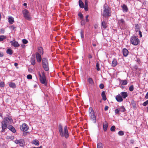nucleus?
Listing matches in <instances>:
<instances>
[{"label": "nucleus", "instance_id": "obj_5", "mask_svg": "<svg viewBox=\"0 0 148 148\" xmlns=\"http://www.w3.org/2000/svg\"><path fill=\"white\" fill-rule=\"evenodd\" d=\"M39 75L40 76V80L41 83L46 85H47V82L45 75L43 73L42 75H41L40 73H39Z\"/></svg>", "mask_w": 148, "mask_h": 148}, {"label": "nucleus", "instance_id": "obj_9", "mask_svg": "<svg viewBox=\"0 0 148 148\" xmlns=\"http://www.w3.org/2000/svg\"><path fill=\"white\" fill-rule=\"evenodd\" d=\"M89 115L90 116V120L93 123H95L96 122V119L95 113L93 114H90Z\"/></svg>", "mask_w": 148, "mask_h": 148}, {"label": "nucleus", "instance_id": "obj_57", "mask_svg": "<svg viewBox=\"0 0 148 148\" xmlns=\"http://www.w3.org/2000/svg\"><path fill=\"white\" fill-rule=\"evenodd\" d=\"M11 27L12 29H13L14 30H15L16 27L14 26L13 25Z\"/></svg>", "mask_w": 148, "mask_h": 148}, {"label": "nucleus", "instance_id": "obj_35", "mask_svg": "<svg viewBox=\"0 0 148 148\" xmlns=\"http://www.w3.org/2000/svg\"><path fill=\"white\" fill-rule=\"evenodd\" d=\"M131 104L134 108H135L136 107V103L135 101L132 100L131 101Z\"/></svg>", "mask_w": 148, "mask_h": 148}, {"label": "nucleus", "instance_id": "obj_50", "mask_svg": "<svg viewBox=\"0 0 148 148\" xmlns=\"http://www.w3.org/2000/svg\"><path fill=\"white\" fill-rule=\"evenodd\" d=\"M27 77L28 79H32V75L30 74L27 75Z\"/></svg>", "mask_w": 148, "mask_h": 148}, {"label": "nucleus", "instance_id": "obj_14", "mask_svg": "<svg viewBox=\"0 0 148 148\" xmlns=\"http://www.w3.org/2000/svg\"><path fill=\"white\" fill-rule=\"evenodd\" d=\"M122 10L124 12H126L128 10V8L127 6L125 4H123L121 6Z\"/></svg>", "mask_w": 148, "mask_h": 148}, {"label": "nucleus", "instance_id": "obj_19", "mask_svg": "<svg viewBox=\"0 0 148 148\" xmlns=\"http://www.w3.org/2000/svg\"><path fill=\"white\" fill-rule=\"evenodd\" d=\"M31 62L32 65H34L35 64V56L32 55L31 58Z\"/></svg>", "mask_w": 148, "mask_h": 148}, {"label": "nucleus", "instance_id": "obj_18", "mask_svg": "<svg viewBox=\"0 0 148 148\" xmlns=\"http://www.w3.org/2000/svg\"><path fill=\"white\" fill-rule=\"evenodd\" d=\"M123 53L124 56L126 57L127 56L128 54V51L126 49L124 48L123 49Z\"/></svg>", "mask_w": 148, "mask_h": 148}, {"label": "nucleus", "instance_id": "obj_12", "mask_svg": "<svg viewBox=\"0 0 148 148\" xmlns=\"http://www.w3.org/2000/svg\"><path fill=\"white\" fill-rule=\"evenodd\" d=\"M127 26L124 20L123 19H121V29H126Z\"/></svg>", "mask_w": 148, "mask_h": 148}, {"label": "nucleus", "instance_id": "obj_30", "mask_svg": "<svg viewBox=\"0 0 148 148\" xmlns=\"http://www.w3.org/2000/svg\"><path fill=\"white\" fill-rule=\"evenodd\" d=\"M89 114H95L93 109L92 108H90L89 110Z\"/></svg>", "mask_w": 148, "mask_h": 148}, {"label": "nucleus", "instance_id": "obj_61", "mask_svg": "<svg viewBox=\"0 0 148 148\" xmlns=\"http://www.w3.org/2000/svg\"><path fill=\"white\" fill-rule=\"evenodd\" d=\"M10 139L13 140L14 139V137L13 136H11L10 138Z\"/></svg>", "mask_w": 148, "mask_h": 148}, {"label": "nucleus", "instance_id": "obj_15", "mask_svg": "<svg viewBox=\"0 0 148 148\" xmlns=\"http://www.w3.org/2000/svg\"><path fill=\"white\" fill-rule=\"evenodd\" d=\"M121 97L125 99L128 96V93L126 92H121Z\"/></svg>", "mask_w": 148, "mask_h": 148}, {"label": "nucleus", "instance_id": "obj_47", "mask_svg": "<svg viewBox=\"0 0 148 148\" xmlns=\"http://www.w3.org/2000/svg\"><path fill=\"white\" fill-rule=\"evenodd\" d=\"M125 111V109L124 107L121 106V112H124Z\"/></svg>", "mask_w": 148, "mask_h": 148}, {"label": "nucleus", "instance_id": "obj_36", "mask_svg": "<svg viewBox=\"0 0 148 148\" xmlns=\"http://www.w3.org/2000/svg\"><path fill=\"white\" fill-rule=\"evenodd\" d=\"M97 148H103L102 144L101 143H100L97 144Z\"/></svg>", "mask_w": 148, "mask_h": 148}, {"label": "nucleus", "instance_id": "obj_54", "mask_svg": "<svg viewBox=\"0 0 148 148\" xmlns=\"http://www.w3.org/2000/svg\"><path fill=\"white\" fill-rule=\"evenodd\" d=\"M3 56V54L2 52H0V57H2Z\"/></svg>", "mask_w": 148, "mask_h": 148}, {"label": "nucleus", "instance_id": "obj_59", "mask_svg": "<svg viewBox=\"0 0 148 148\" xmlns=\"http://www.w3.org/2000/svg\"><path fill=\"white\" fill-rule=\"evenodd\" d=\"M134 142V140H130V142L131 143V144L133 143Z\"/></svg>", "mask_w": 148, "mask_h": 148}, {"label": "nucleus", "instance_id": "obj_60", "mask_svg": "<svg viewBox=\"0 0 148 148\" xmlns=\"http://www.w3.org/2000/svg\"><path fill=\"white\" fill-rule=\"evenodd\" d=\"M92 58V57L91 55V54H89L88 55V58Z\"/></svg>", "mask_w": 148, "mask_h": 148}, {"label": "nucleus", "instance_id": "obj_33", "mask_svg": "<svg viewBox=\"0 0 148 148\" xmlns=\"http://www.w3.org/2000/svg\"><path fill=\"white\" fill-rule=\"evenodd\" d=\"M6 38V37L5 36H0V41H3L4 39H5Z\"/></svg>", "mask_w": 148, "mask_h": 148}, {"label": "nucleus", "instance_id": "obj_22", "mask_svg": "<svg viewBox=\"0 0 148 148\" xmlns=\"http://www.w3.org/2000/svg\"><path fill=\"white\" fill-rule=\"evenodd\" d=\"M108 123L105 121L103 124V129L104 131H106L107 130Z\"/></svg>", "mask_w": 148, "mask_h": 148}, {"label": "nucleus", "instance_id": "obj_42", "mask_svg": "<svg viewBox=\"0 0 148 148\" xmlns=\"http://www.w3.org/2000/svg\"><path fill=\"white\" fill-rule=\"evenodd\" d=\"M78 16L80 17V18L81 19L83 18V14L81 12L79 13L78 14Z\"/></svg>", "mask_w": 148, "mask_h": 148}, {"label": "nucleus", "instance_id": "obj_63", "mask_svg": "<svg viewBox=\"0 0 148 148\" xmlns=\"http://www.w3.org/2000/svg\"><path fill=\"white\" fill-rule=\"evenodd\" d=\"M18 64L17 63H15L14 64V65L15 66H18Z\"/></svg>", "mask_w": 148, "mask_h": 148}, {"label": "nucleus", "instance_id": "obj_62", "mask_svg": "<svg viewBox=\"0 0 148 148\" xmlns=\"http://www.w3.org/2000/svg\"><path fill=\"white\" fill-rule=\"evenodd\" d=\"M124 135V132L123 131H121V136Z\"/></svg>", "mask_w": 148, "mask_h": 148}, {"label": "nucleus", "instance_id": "obj_16", "mask_svg": "<svg viewBox=\"0 0 148 148\" xmlns=\"http://www.w3.org/2000/svg\"><path fill=\"white\" fill-rule=\"evenodd\" d=\"M1 124H2V132H4L5 131V130L7 127V125L4 122H3L2 121L1 122Z\"/></svg>", "mask_w": 148, "mask_h": 148}, {"label": "nucleus", "instance_id": "obj_1", "mask_svg": "<svg viewBox=\"0 0 148 148\" xmlns=\"http://www.w3.org/2000/svg\"><path fill=\"white\" fill-rule=\"evenodd\" d=\"M58 129L59 132L60 134L61 137H64L66 138H69V135L68 132L66 125H65L64 126V130H63L62 125L60 124Z\"/></svg>", "mask_w": 148, "mask_h": 148}, {"label": "nucleus", "instance_id": "obj_58", "mask_svg": "<svg viewBox=\"0 0 148 148\" xmlns=\"http://www.w3.org/2000/svg\"><path fill=\"white\" fill-rule=\"evenodd\" d=\"M139 34L140 36V37H142V32H141L140 31H139Z\"/></svg>", "mask_w": 148, "mask_h": 148}, {"label": "nucleus", "instance_id": "obj_39", "mask_svg": "<svg viewBox=\"0 0 148 148\" xmlns=\"http://www.w3.org/2000/svg\"><path fill=\"white\" fill-rule=\"evenodd\" d=\"M84 9L86 11H87L88 10V5L87 3H85L84 6Z\"/></svg>", "mask_w": 148, "mask_h": 148}, {"label": "nucleus", "instance_id": "obj_52", "mask_svg": "<svg viewBox=\"0 0 148 148\" xmlns=\"http://www.w3.org/2000/svg\"><path fill=\"white\" fill-rule=\"evenodd\" d=\"M88 15H87L86 16V22H88L89 21V20L88 19Z\"/></svg>", "mask_w": 148, "mask_h": 148}, {"label": "nucleus", "instance_id": "obj_25", "mask_svg": "<svg viewBox=\"0 0 148 148\" xmlns=\"http://www.w3.org/2000/svg\"><path fill=\"white\" fill-rule=\"evenodd\" d=\"M79 6L81 8H84V4L82 0H79Z\"/></svg>", "mask_w": 148, "mask_h": 148}, {"label": "nucleus", "instance_id": "obj_21", "mask_svg": "<svg viewBox=\"0 0 148 148\" xmlns=\"http://www.w3.org/2000/svg\"><path fill=\"white\" fill-rule=\"evenodd\" d=\"M8 128L11 130L12 132L15 133L16 131L14 127L11 125H9L8 127Z\"/></svg>", "mask_w": 148, "mask_h": 148}, {"label": "nucleus", "instance_id": "obj_26", "mask_svg": "<svg viewBox=\"0 0 148 148\" xmlns=\"http://www.w3.org/2000/svg\"><path fill=\"white\" fill-rule=\"evenodd\" d=\"M9 86H10V87L13 88H15L16 87L15 84L13 82H11L9 84Z\"/></svg>", "mask_w": 148, "mask_h": 148}, {"label": "nucleus", "instance_id": "obj_64", "mask_svg": "<svg viewBox=\"0 0 148 148\" xmlns=\"http://www.w3.org/2000/svg\"><path fill=\"white\" fill-rule=\"evenodd\" d=\"M33 148H42V146H40L39 147H33Z\"/></svg>", "mask_w": 148, "mask_h": 148}, {"label": "nucleus", "instance_id": "obj_43", "mask_svg": "<svg viewBox=\"0 0 148 148\" xmlns=\"http://www.w3.org/2000/svg\"><path fill=\"white\" fill-rule=\"evenodd\" d=\"M147 105H148V100L144 102L143 104V105L144 106H146Z\"/></svg>", "mask_w": 148, "mask_h": 148}, {"label": "nucleus", "instance_id": "obj_28", "mask_svg": "<svg viewBox=\"0 0 148 148\" xmlns=\"http://www.w3.org/2000/svg\"><path fill=\"white\" fill-rule=\"evenodd\" d=\"M7 53L9 55H12L13 53L12 50L10 49H8L6 50Z\"/></svg>", "mask_w": 148, "mask_h": 148}, {"label": "nucleus", "instance_id": "obj_3", "mask_svg": "<svg viewBox=\"0 0 148 148\" xmlns=\"http://www.w3.org/2000/svg\"><path fill=\"white\" fill-rule=\"evenodd\" d=\"M42 66L45 71H47L49 70V64L47 60L45 58L42 59Z\"/></svg>", "mask_w": 148, "mask_h": 148}, {"label": "nucleus", "instance_id": "obj_2", "mask_svg": "<svg viewBox=\"0 0 148 148\" xmlns=\"http://www.w3.org/2000/svg\"><path fill=\"white\" fill-rule=\"evenodd\" d=\"M104 10L103 13V16L105 17H109L111 16V14L109 12V8L106 4H105L103 6Z\"/></svg>", "mask_w": 148, "mask_h": 148}, {"label": "nucleus", "instance_id": "obj_10", "mask_svg": "<svg viewBox=\"0 0 148 148\" xmlns=\"http://www.w3.org/2000/svg\"><path fill=\"white\" fill-rule=\"evenodd\" d=\"M28 127L27 125L26 124L24 123L23 124L21 129L23 131L25 132L28 130Z\"/></svg>", "mask_w": 148, "mask_h": 148}, {"label": "nucleus", "instance_id": "obj_23", "mask_svg": "<svg viewBox=\"0 0 148 148\" xmlns=\"http://www.w3.org/2000/svg\"><path fill=\"white\" fill-rule=\"evenodd\" d=\"M101 96L102 97V99L103 100H106V96L105 91H103L102 92Z\"/></svg>", "mask_w": 148, "mask_h": 148}, {"label": "nucleus", "instance_id": "obj_48", "mask_svg": "<svg viewBox=\"0 0 148 148\" xmlns=\"http://www.w3.org/2000/svg\"><path fill=\"white\" fill-rule=\"evenodd\" d=\"M99 87L101 89H103L104 87V85L103 84H101L99 85Z\"/></svg>", "mask_w": 148, "mask_h": 148}, {"label": "nucleus", "instance_id": "obj_24", "mask_svg": "<svg viewBox=\"0 0 148 148\" xmlns=\"http://www.w3.org/2000/svg\"><path fill=\"white\" fill-rule=\"evenodd\" d=\"M8 21L10 23L12 24L14 22L13 18L11 16H9L8 18Z\"/></svg>", "mask_w": 148, "mask_h": 148}, {"label": "nucleus", "instance_id": "obj_37", "mask_svg": "<svg viewBox=\"0 0 148 148\" xmlns=\"http://www.w3.org/2000/svg\"><path fill=\"white\" fill-rule=\"evenodd\" d=\"M84 32L83 30H81L80 32V34H81V36L82 38V39L83 40V38H84Z\"/></svg>", "mask_w": 148, "mask_h": 148}, {"label": "nucleus", "instance_id": "obj_11", "mask_svg": "<svg viewBox=\"0 0 148 148\" xmlns=\"http://www.w3.org/2000/svg\"><path fill=\"white\" fill-rule=\"evenodd\" d=\"M36 56L37 61L38 62H40L42 60L41 56L38 52L36 53Z\"/></svg>", "mask_w": 148, "mask_h": 148}, {"label": "nucleus", "instance_id": "obj_4", "mask_svg": "<svg viewBox=\"0 0 148 148\" xmlns=\"http://www.w3.org/2000/svg\"><path fill=\"white\" fill-rule=\"evenodd\" d=\"M131 43L133 45H137L139 43L140 41L138 38L136 36L131 37L130 38Z\"/></svg>", "mask_w": 148, "mask_h": 148}, {"label": "nucleus", "instance_id": "obj_51", "mask_svg": "<svg viewBox=\"0 0 148 148\" xmlns=\"http://www.w3.org/2000/svg\"><path fill=\"white\" fill-rule=\"evenodd\" d=\"M120 110L118 109H116L115 110V112L116 114H119Z\"/></svg>", "mask_w": 148, "mask_h": 148}, {"label": "nucleus", "instance_id": "obj_13", "mask_svg": "<svg viewBox=\"0 0 148 148\" xmlns=\"http://www.w3.org/2000/svg\"><path fill=\"white\" fill-rule=\"evenodd\" d=\"M10 43H11V45L15 47H17L19 46V45L18 44V42L15 41L14 40L10 41Z\"/></svg>", "mask_w": 148, "mask_h": 148}, {"label": "nucleus", "instance_id": "obj_7", "mask_svg": "<svg viewBox=\"0 0 148 148\" xmlns=\"http://www.w3.org/2000/svg\"><path fill=\"white\" fill-rule=\"evenodd\" d=\"M2 122L8 125L11 124L13 122V120L10 117H6L4 118L3 121Z\"/></svg>", "mask_w": 148, "mask_h": 148}, {"label": "nucleus", "instance_id": "obj_8", "mask_svg": "<svg viewBox=\"0 0 148 148\" xmlns=\"http://www.w3.org/2000/svg\"><path fill=\"white\" fill-rule=\"evenodd\" d=\"M14 142L16 144H19L20 146L21 147L25 145L24 141L23 139L16 140Z\"/></svg>", "mask_w": 148, "mask_h": 148}, {"label": "nucleus", "instance_id": "obj_44", "mask_svg": "<svg viewBox=\"0 0 148 148\" xmlns=\"http://www.w3.org/2000/svg\"><path fill=\"white\" fill-rule=\"evenodd\" d=\"M115 126H112L111 127L110 130L112 132H113L115 130Z\"/></svg>", "mask_w": 148, "mask_h": 148}, {"label": "nucleus", "instance_id": "obj_53", "mask_svg": "<svg viewBox=\"0 0 148 148\" xmlns=\"http://www.w3.org/2000/svg\"><path fill=\"white\" fill-rule=\"evenodd\" d=\"M109 107L107 106H105L104 108V110L105 111H106L108 110V109Z\"/></svg>", "mask_w": 148, "mask_h": 148}, {"label": "nucleus", "instance_id": "obj_45", "mask_svg": "<svg viewBox=\"0 0 148 148\" xmlns=\"http://www.w3.org/2000/svg\"><path fill=\"white\" fill-rule=\"evenodd\" d=\"M86 23V22L85 21L84 19H82L81 22V24L82 25H84Z\"/></svg>", "mask_w": 148, "mask_h": 148}, {"label": "nucleus", "instance_id": "obj_20", "mask_svg": "<svg viewBox=\"0 0 148 148\" xmlns=\"http://www.w3.org/2000/svg\"><path fill=\"white\" fill-rule=\"evenodd\" d=\"M87 79L89 84L92 85L94 84V81L92 78L90 77H88L87 78Z\"/></svg>", "mask_w": 148, "mask_h": 148}, {"label": "nucleus", "instance_id": "obj_55", "mask_svg": "<svg viewBox=\"0 0 148 148\" xmlns=\"http://www.w3.org/2000/svg\"><path fill=\"white\" fill-rule=\"evenodd\" d=\"M145 97L146 99H148V92L146 94Z\"/></svg>", "mask_w": 148, "mask_h": 148}, {"label": "nucleus", "instance_id": "obj_32", "mask_svg": "<svg viewBox=\"0 0 148 148\" xmlns=\"http://www.w3.org/2000/svg\"><path fill=\"white\" fill-rule=\"evenodd\" d=\"M116 100L119 102H120V94H119L116 97Z\"/></svg>", "mask_w": 148, "mask_h": 148}, {"label": "nucleus", "instance_id": "obj_17", "mask_svg": "<svg viewBox=\"0 0 148 148\" xmlns=\"http://www.w3.org/2000/svg\"><path fill=\"white\" fill-rule=\"evenodd\" d=\"M107 22L103 21H102L101 23V28H103L104 29H106L107 27Z\"/></svg>", "mask_w": 148, "mask_h": 148}, {"label": "nucleus", "instance_id": "obj_46", "mask_svg": "<svg viewBox=\"0 0 148 148\" xmlns=\"http://www.w3.org/2000/svg\"><path fill=\"white\" fill-rule=\"evenodd\" d=\"M4 83L3 82H1L0 83V86L1 87H4Z\"/></svg>", "mask_w": 148, "mask_h": 148}, {"label": "nucleus", "instance_id": "obj_6", "mask_svg": "<svg viewBox=\"0 0 148 148\" xmlns=\"http://www.w3.org/2000/svg\"><path fill=\"white\" fill-rule=\"evenodd\" d=\"M23 12L24 16L25 18L28 20H30L31 19V17L30 16L28 11L27 10L25 9L23 11Z\"/></svg>", "mask_w": 148, "mask_h": 148}, {"label": "nucleus", "instance_id": "obj_29", "mask_svg": "<svg viewBox=\"0 0 148 148\" xmlns=\"http://www.w3.org/2000/svg\"><path fill=\"white\" fill-rule=\"evenodd\" d=\"M39 52L41 54H43V49L41 47H39L38 48Z\"/></svg>", "mask_w": 148, "mask_h": 148}, {"label": "nucleus", "instance_id": "obj_40", "mask_svg": "<svg viewBox=\"0 0 148 148\" xmlns=\"http://www.w3.org/2000/svg\"><path fill=\"white\" fill-rule=\"evenodd\" d=\"M62 145L64 148H66V143L64 141L62 143Z\"/></svg>", "mask_w": 148, "mask_h": 148}, {"label": "nucleus", "instance_id": "obj_56", "mask_svg": "<svg viewBox=\"0 0 148 148\" xmlns=\"http://www.w3.org/2000/svg\"><path fill=\"white\" fill-rule=\"evenodd\" d=\"M0 32L2 34H3L4 32V30L3 29H1Z\"/></svg>", "mask_w": 148, "mask_h": 148}, {"label": "nucleus", "instance_id": "obj_27", "mask_svg": "<svg viewBox=\"0 0 148 148\" xmlns=\"http://www.w3.org/2000/svg\"><path fill=\"white\" fill-rule=\"evenodd\" d=\"M33 143L36 145H39V141L37 140H35L33 141Z\"/></svg>", "mask_w": 148, "mask_h": 148}, {"label": "nucleus", "instance_id": "obj_38", "mask_svg": "<svg viewBox=\"0 0 148 148\" xmlns=\"http://www.w3.org/2000/svg\"><path fill=\"white\" fill-rule=\"evenodd\" d=\"M96 69L97 71H99L100 70V69L99 68V65L98 63H96Z\"/></svg>", "mask_w": 148, "mask_h": 148}, {"label": "nucleus", "instance_id": "obj_34", "mask_svg": "<svg viewBox=\"0 0 148 148\" xmlns=\"http://www.w3.org/2000/svg\"><path fill=\"white\" fill-rule=\"evenodd\" d=\"M121 82L122 83L123 85H126L127 83V82L126 80H121Z\"/></svg>", "mask_w": 148, "mask_h": 148}, {"label": "nucleus", "instance_id": "obj_31", "mask_svg": "<svg viewBox=\"0 0 148 148\" xmlns=\"http://www.w3.org/2000/svg\"><path fill=\"white\" fill-rule=\"evenodd\" d=\"M117 64V62L115 60H114L112 62V65L113 66H115Z\"/></svg>", "mask_w": 148, "mask_h": 148}, {"label": "nucleus", "instance_id": "obj_49", "mask_svg": "<svg viewBox=\"0 0 148 148\" xmlns=\"http://www.w3.org/2000/svg\"><path fill=\"white\" fill-rule=\"evenodd\" d=\"M24 44H27V42L28 41L25 39H23L22 40Z\"/></svg>", "mask_w": 148, "mask_h": 148}, {"label": "nucleus", "instance_id": "obj_41", "mask_svg": "<svg viewBox=\"0 0 148 148\" xmlns=\"http://www.w3.org/2000/svg\"><path fill=\"white\" fill-rule=\"evenodd\" d=\"M129 90L130 91H132L134 90V86L133 85H131L129 88Z\"/></svg>", "mask_w": 148, "mask_h": 148}]
</instances>
